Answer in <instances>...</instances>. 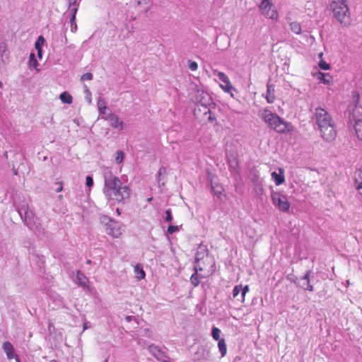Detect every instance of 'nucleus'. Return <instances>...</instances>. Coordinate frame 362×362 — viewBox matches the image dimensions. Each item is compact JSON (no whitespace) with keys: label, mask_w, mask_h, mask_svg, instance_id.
<instances>
[{"label":"nucleus","mask_w":362,"mask_h":362,"mask_svg":"<svg viewBox=\"0 0 362 362\" xmlns=\"http://www.w3.org/2000/svg\"><path fill=\"white\" fill-rule=\"evenodd\" d=\"M105 185L103 193L109 201L123 202L128 199L131 189L127 185H123L121 180L112 172L107 171L104 174Z\"/></svg>","instance_id":"nucleus-1"},{"label":"nucleus","mask_w":362,"mask_h":362,"mask_svg":"<svg viewBox=\"0 0 362 362\" xmlns=\"http://www.w3.org/2000/svg\"><path fill=\"white\" fill-rule=\"evenodd\" d=\"M315 116L322 139L326 142L334 141L337 137V130L334 121L328 112L322 107H317Z\"/></svg>","instance_id":"nucleus-2"},{"label":"nucleus","mask_w":362,"mask_h":362,"mask_svg":"<svg viewBox=\"0 0 362 362\" xmlns=\"http://www.w3.org/2000/svg\"><path fill=\"white\" fill-rule=\"evenodd\" d=\"M259 116L268 125L269 127L279 133H287L291 131L290 124L285 122L276 113H273L268 108L259 110Z\"/></svg>","instance_id":"nucleus-3"},{"label":"nucleus","mask_w":362,"mask_h":362,"mask_svg":"<svg viewBox=\"0 0 362 362\" xmlns=\"http://www.w3.org/2000/svg\"><path fill=\"white\" fill-rule=\"evenodd\" d=\"M329 9L333 17L341 25L347 26L351 23L350 12L346 0H332Z\"/></svg>","instance_id":"nucleus-4"},{"label":"nucleus","mask_w":362,"mask_h":362,"mask_svg":"<svg viewBox=\"0 0 362 362\" xmlns=\"http://www.w3.org/2000/svg\"><path fill=\"white\" fill-rule=\"evenodd\" d=\"M101 222L105 226L107 234L111 235L112 238H117L122 234L123 229L119 222L106 216L101 217Z\"/></svg>","instance_id":"nucleus-5"},{"label":"nucleus","mask_w":362,"mask_h":362,"mask_svg":"<svg viewBox=\"0 0 362 362\" xmlns=\"http://www.w3.org/2000/svg\"><path fill=\"white\" fill-rule=\"evenodd\" d=\"M17 211L24 223L30 229L34 230L35 226V216L33 212L29 209L28 204L24 203L21 206H18L17 208Z\"/></svg>","instance_id":"nucleus-6"},{"label":"nucleus","mask_w":362,"mask_h":362,"mask_svg":"<svg viewBox=\"0 0 362 362\" xmlns=\"http://www.w3.org/2000/svg\"><path fill=\"white\" fill-rule=\"evenodd\" d=\"M258 7L261 14L266 18L276 21L278 20L277 10L270 0H262Z\"/></svg>","instance_id":"nucleus-7"},{"label":"nucleus","mask_w":362,"mask_h":362,"mask_svg":"<svg viewBox=\"0 0 362 362\" xmlns=\"http://www.w3.org/2000/svg\"><path fill=\"white\" fill-rule=\"evenodd\" d=\"M272 204L282 212H287L290 209V203L287 197L279 192L272 191L271 193Z\"/></svg>","instance_id":"nucleus-8"},{"label":"nucleus","mask_w":362,"mask_h":362,"mask_svg":"<svg viewBox=\"0 0 362 362\" xmlns=\"http://www.w3.org/2000/svg\"><path fill=\"white\" fill-rule=\"evenodd\" d=\"M194 269V273L192 274L190 277V282L193 286H197L199 284V279L205 278L207 276L206 274H198L199 272H204V270L206 269L205 267H202L198 254L196 255V265Z\"/></svg>","instance_id":"nucleus-9"},{"label":"nucleus","mask_w":362,"mask_h":362,"mask_svg":"<svg viewBox=\"0 0 362 362\" xmlns=\"http://www.w3.org/2000/svg\"><path fill=\"white\" fill-rule=\"evenodd\" d=\"M249 286L246 285L243 287L242 285H236L232 292L233 298L237 299L240 303H244L245 295L249 291Z\"/></svg>","instance_id":"nucleus-10"},{"label":"nucleus","mask_w":362,"mask_h":362,"mask_svg":"<svg viewBox=\"0 0 362 362\" xmlns=\"http://www.w3.org/2000/svg\"><path fill=\"white\" fill-rule=\"evenodd\" d=\"M199 255V254L197 253ZM199 261L201 262L202 267H205L206 269L204 270L206 272L204 274L209 276L211 275L215 271V262L214 260L209 257L208 255H206L205 257L200 258L199 257Z\"/></svg>","instance_id":"nucleus-11"},{"label":"nucleus","mask_w":362,"mask_h":362,"mask_svg":"<svg viewBox=\"0 0 362 362\" xmlns=\"http://www.w3.org/2000/svg\"><path fill=\"white\" fill-rule=\"evenodd\" d=\"M103 119L108 121L110 126L112 128L122 130L125 127V124L119 121L118 116L114 113H110L107 116L103 117Z\"/></svg>","instance_id":"nucleus-12"},{"label":"nucleus","mask_w":362,"mask_h":362,"mask_svg":"<svg viewBox=\"0 0 362 362\" xmlns=\"http://www.w3.org/2000/svg\"><path fill=\"white\" fill-rule=\"evenodd\" d=\"M148 349L149 352L158 361L164 360V358H167L165 353L160 349V347L155 344H152L149 345Z\"/></svg>","instance_id":"nucleus-13"},{"label":"nucleus","mask_w":362,"mask_h":362,"mask_svg":"<svg viewBox=\"0 0 362 362\" xmlns=\"http://www.w3.org/2000/svg\"><path fill=\"white\" fill-rule=\"evenodd\" d=\"M279 173L276 172L272 173V178L276 185H280L285 182L284 171L282 168H279Z\"/></svg>","instance_id":"nucleus-14"},{"label":"nucleus","mask_w":362,"mask_h":362,"mask_svg":"<svg viewBox=\"0 0 362 362\" xmlns=\"http://www.w3.org/2000/svg\"><path fill=\"white\" fill-rule=\"evenodd\" d=\"M2 348L6 354L8 359H13L15 357V349L12 344L9 341H5Z\"/></svg>","instance_id":"nucleus-15"},{"label":"nucleus","mask_w":362,"mask_h":362,"mask_svg":"<svg viewBox=\"0 0 362 362\" xmlns=\"http://www.w3.org/2000/svg\"><path fill=\"white\" fill-rule=\"evenodd\" d=\"M311 270L307 271L305 274L302 278L303 280L305 281L303 284L300 285V287L303 288L304 289H306L309 291H313V286L310 284V276L311 274Z\"/></svg>","instance_id":"nucleus-16"},{"label":"nucleus","mask_w":362,"mask_h":362,"mask_svg":"<svg viewBox=\"0 0 362 362\" xmlns=\"http://www.w3.org/2000/svg\"><path fill=\"white\" fill-rule=\"evenodd\" d=\"M137 6L140 7L145 13L148 12L151 7V0H136Z\"/></svg>","instance_id":"nucleus-17"},{"label":"nucleus","mask_w":362,"mask_h":362,"mask_svg":"<svg viewBox=\"0 0 362 362\" xmlns=\"http://www.w3.org/2000/svg\"><path fill=\"white\" fill-rule=\"evenodd\" d=\"M76 282L78 286H82V287H86L87 283H88V279L81 272L77 271Z\"/></svg>","instance_id":"nucleus-18"},{"label":"nucleus","mask_w":362,"mask_h":362,"mask_svg":"<svg viewBox=\"0 0 362 362\" xmlns=\"http://www.w3.org/2000/svg\"><path fill=\"white\" fill-rule=\"evenodd\" d=\"M274 88L271 85H267V90L265 95V99L268 103H273L275 100L274 94Z\"/></svg>","instance_id":"nucleus-19"},{"label":"nucleus","mask_w":362,"mask_h":362,"mask_svg":"<svg viewBox=\"0 0 362 362\" xmlns=\"http://www.w3.org/2000/svg\"><path fill=\"white\" fill-rule=\"evenodd\" d=\"M354 127L356 135L360 140H362V119H355Z\"/></svg>","instance_id":"nucleus-20"},{"label":"nucleus","mask_w":362,"mask_h":362,"mask_svg":"<svg viewBox=\"0 0 362 362\" xmlns=\"http://www.w3.org/2000/svg\"><path fill=\"white\" fill-rule=\"evenodd\" d=\"M134 271L137 279L141 280L145 278V272L144 271L141 265L136 264L134 267Z\"/></svg>","instance_id":"nucleus-21"},{"label":"nucleus","mask_w":362,"mask_h":362,"mask_svg":"<svg viewBox=\"0 0 362 362\" xmlns=\"http://www.w3.org/2000/svg\"><path fill=\"white\" fill-rule=\"evenodd\" d=\"M78 11V7L75 6H69L67 12L71 13L70 23L71 24L76 23V13Z\"/></svg>","instance_id":"nucleus-22"},{"label":"nucleus","mask_w":362,"mask_h":362,"mask_svg":"<svg viewBox=\"0 0 362 362\" xmlns=\"http://www.w3.org/2000/svg\"><path fill=\"white\" fill-rule=\"evenodd\" d=\"M59 99L63 103L71 104L72 103V97L67 92H63L59 95Z\"/></svg>","instance_id":"nucleus-23"},{"label":"nucleus","mask_w":362,"mask_h":362,"mask_svg":"<svg viewBox=\"0 0 362 362\" xmlns=\"http://www.w3.org/2000/svg\"><path fill=\"white\" fill-rule=\"evenodd\" d=\"M28 64H29V66H33L35 70L39 71V69L37 68L39 66V64L37 62V60L36 59V57H35V55L34 53L30 54Z\"/></svg>","instance_id":"nucleus-24"},{"label":"nucleus","mask_w":362,"mask_h":362,"mask_svg":"<svg viewBox=\"0 0 362 362\" xmlns=\"http://www.w3.org/2000/svg\"><path fill=\"white\" fill-rule=\"evenodd\" d=\"M318 78L325 84H329L332 80V76L329 74L319 73Z\"/></svg>","instance_id":"nucleus-25"},{"label":"nucleus","mask_w":362,"mask_h":362,"mask_svg":"<svg viewBox=\"0 0 362 362\" xmlns=\"http://www.w3.org/2000/svg\"><path fill=\"white\" fill-rule=\"evenodd\" d=\"M355 185L357 189H362V171L358 170L356 173Z\"/></svg>","instance_id":"nucleus-26"},{"label":"nucleus","mask_w":362,"mask_h":362,"mask_svg":"<svg viewBox=\"0 0 362 362\" xmlns=\"http://www.w3.org/2000/svg\"><path fill=\"white\" fill-rule=\"evenodd\" d=\"M218 346L219 351L221 352V357H223L226 354V352H227L226 344L224 339H219L218 343Z\"/></svg>","instance_id":"nucleus-27"},{"label":"nucleus","mask_w":362,"mask_h":362,"mask_svg":"<svg viewBox=\"0 0 362 362\" xmlns=\"http://www.w3.org/2000/svg\"><path fill=\"white\" fill-rule=\"evenodd\" d=\"M290 29L291 31L297 35L301 33V26L300 24L296 21L292 22L290 23Z\"/></svg>","instance_id":"nucleus-28"},{"label":"nucleus","mask_w":362,"mask_h":362,"mask_svg":"<svg viewBox=\"0 0 362 362\" xmlns=\"http://www.w3.org/2000/svg\"><path fill=\"white\" fill-rule=\"evenodd\" d=\"M214 72L217 73V76L218 77L220 81H221L222 82H223L225 84L230 87V80L223 72L216 71H215Z\"/></svg>","instance_id":"nucleus-29"},{"label":"nucleus","mask_w":362,"mask_h":362,"mask_svg":"<svg viewBox=\"0 0 362 362\" xmlns=\"http://www.w3.org/2000/svg\"><path fill=\"white\" fill-rule=\"evenodd\" d=\"M98 111L100 115H105L107 107L105 105V100L100 98L98 101Z\"/></svg>","instance_id":"nucleus-30"},{"label":"nucleus","mask_w":362,"mask_h":362,"mask_svg":"<svg viewBox=\"0 0 362 362\" xmlns=\"http://www.w3.org/2000/svg\"><path fill=\"white\" fill-rule=\"evenodd\" d=\"M44 42H45L44 37L42 35L39 36L38 38L37 39V40L35 42V49L36 50L41 49H42V46L43 45Z\"/></svg>","instance_id":"nucleus-31"},{"label":"nucleus","mask_w":362,"mask_h":362,"mask_svg":"<svg viewBox=\"0 0 362 362\" xmlns=\"http://www.w3.org/2000/svg\"><path fill=\"white\" fill-rule=\"evenodd\" d=\"M220 334H221V330L216 327H214L212 328V330H211V334H212V337L213 338L215 339V340H218L221 339H220Z\"/></svg>","instance_id":"nucleus-32"},{"label":"nucleus","mask_w":362,"mask_h":362,"mask_svg":"<svg viewBox=\"0 0 362 362\" xmlns=\"http://www.w3.org/2000/svg\"><path fill=\"white\" fill-rule=\"evenodd\" d=\"M84 93L86 94V100L90 103H91V93L86 85L83 86Z\"/></svg>","instance_id":"nucleus-33"},{"label":"nucleus","mask_w":362,"mask_h":362,"mask_svg":"<svg viewBox=\"0 0 362 362\" xmlns=\"http://www.w3.org/2000/svg\"><path fill=\"white\" fill-rule=\"evenodd\" d=\"M165 174H166V168L165 167H161L159 169L158 173L157 180H158V184H160L161 180H162V176Z\"/></svg>","instance_id":"nucleus-34"},{"label":"nucleus","mask_w":362,"mask_h":362,"mask_svg":"<svg viewBox=\"0 0 362 362\" xmlns=\"http://www.w3.org/2000/svg\"><path fill=\"white\" fill-rule=\"evenodd\" d=\"M124 155V153L122 151H118L117 152V156L115 158V161L117 163H121L123 161Z\"/></svg>","instance_id":"nucleus-35"},{"label":"nucleus","mask_w":362,"mask_h":362,"mask_svg":"<svg viewBox=\"0 0 362 362\" xmlns=\"http://www.w3.org/2000/svg\"><path fill=\"white\" fill-rule=\"evenodd\" d=\"M188 67L189 69L192 71H197V69H198V64L196 62H194V61H189L188 62Z\"/></svg>","instance_id":"nucleus-36"},{"label":"nucleus","mask_w":362,"mask_h":362,"mask_svg":"<svg viewBox=\"0 0 362 362\" xmlns=\"http://www.w3.org/2000/svg\"><path fill=\"white\" fill-rule=\"evenodd\" d=\"M254 189L258 195L262 194L264 192V189H263L262 185L259 183H257L255 185Z\"/></svg>","instance_id":"nucleus-37"},{"label":"nucleus","mask_w":362,"mask_h":362,"mask_svg":"<svg viewBox=\"0 0 362 362\" xmlns=\"http://www.w3.org/2000/svg\"><path fill=\"white\" fill-rule=\"evenodd\" d=\"M211 190L213 192V193L216 195H217L218 197H219L221 194V192H222V188L221 187H214V186H211Z\"/></svg>","instance_id":"nucleus-38"},{"label":"nucleus","mask_w":362,"mask_h":362,"mask_svg":"<svg viewBox=\"0 0 362 362\" xmlns=\"http://www.w3.org/2000/svg\"><path fill=\"white\" fill-rule=\"evenodd\" d=\"M319 66L323 70H329L330 69L329 64L323 60L320 62Z\"/></svg>","instance_id":"nucleus-39"},{"label":"nucleus","mask_w":362,"mask_h":362,"mask_svg":"<svg viewBox=\"0 0 362 362\" xmlns=\"http://www.w3.org/2000/svg\"><path fill=\"white\" fill-rule=\"evenodd\" d=\"M93 74L91 73H86L82 75L81 80V81H90L93 79Z\"/></svg>","instance_id":"nucleus-40"},{"label":"nucleus","mask_w":362,"mask_h":362,"mask_svg":"<svg viewBox=\"0 0 362 362\" xmlns=\"http://www.w3.org/2000/svg\"><path fill=\"white\" fill-rule=\"evenodd\" d=\"M165 220L168 222H170L173 220L172 212L170 209H167L165 211Z\"/></svg>","instance_id":"nucleus-41"},{"label":"nucleus","mask_w":362,"mask_h":362,"mask_svg":"<svg viewBox=\"0 0 362 362\" xmlns=\"http://www.w3.org/2000/svg\"><path fill=\"white\" fill-rule=\"evenodd\" d=\"M179 227L177 226H170L168 228V233L170 234H173V233L178 231Z\"/></svg>","instance_id":"nucleus-42"},{"label":"nucleus","mask_w":362,"mask_h":362,"mask_svg":"<svg viewBox=\"0 0 362 362\" xmlns=\"http://www.w3.org/2000/svg\"><path fill=\"white\" fill-rule=\"evenodd\" d=\"M86 185L88 187H93V177L91 176L88 175V176L86 177Z\"/></svg>","instance_id":"nucleus-43"},{"label":"nucleus","mask_w":362,"mask_h":362,"mask_svg":"<svg viewBox=\"0 0 362 362\" xmlns=\"http://www.w3.org/2000/svg\"><path fill=\"white\" fill-rule=\"evenodd\" d=\"M290 276H291V275H288V276H287V279H288V280H290V281H293V283H295V284H298V286H300V283H299V281H298V278H297L296 276H293V277H291Z\"/></svg>","instance_id":"nucleus-44"},{"label":"nucleus","mask_w":362,"mask_h":362,"mask_svg":"<svg viewBox=\"0 0 362 362\" xmlns=\"http://www.w3.org/2000/svg\"><path fill=\"white\" fill-rule=\"evenodd\" d=\"M69 1V6H75L78 7V5L81 0H68Z\"/></svg>","instance_id":"nucleus-45"},{"label":"nucleus","mask_w":362,"mask_h":362,"mask_svg":"<svg viewBox=\"0 0 362 362\" xmlns=\"http://www.w3.org/2000/svg\"><path fill=\"white\" fill-rule=\"evenodd\" d=\"M221 88L226 91V92H230L233 89V86L231 83H230V88L226 84L225 86H221Z\"/></svg>","instance_id":"nucleus-46"},{"label":"nucleus","mask_w":362,"mask_h":362,"mask_svg":"<svg viewBox=\"0 0 362 362\" xmlns=\"http://www.w3.org/2000/svg\"><path fill=\"white\" fill-rule=\"evenodd\" d=\"M0 51L2 52V55L6 52V44L0 43Z\"/></svg>","instance_id":"nucleus-47"},{"label":"nucleus","mask_w":362,"mask_h":362,"mask_svg":"<svg viewBox=\"0 0 362 362\" xmlns=\"http://www.w3.org/2000/svg\"><path fill=\"white\" fill-rule=\"evenodd\" d=\"M144 336L148 337H151L152 332L149 329H144Z\"/></svg>","instance_id":"nucleus-48"},{"label":"nucleus","mask_w":362,"mask_h":362,"mask_svg":"<svg viewBox=\"0 0 362 362\" xmlns=\"http://www.w3.org/2000/svg\"><path fill=\"white\" fill-rule=\"evenodd\" d=\"M208 112L209 113V116L208 119H209V122H213L214 121L216 120V117H215L214 115H211V111L209 110Z\"/></svg>","instance_id":"nucleus-49"},{"label":"nucleus","mask_w":362,"mask_h":362,"mask_svg":"<svg viewBox=\"0 0 362 362\" xmlns=\"http://www.w3.org/2000/svg\"><path fill=\"white\" fill-rule=\"evenodd\" d=\"M57 185H59V187L56 189L57 192H60L63 189V186L62 182H57Z\"/></svg>","instance_id":"nucleus-50"},{"label":"nucleus","mask_w":362,"mask_h":362,"mask_svg":"<svg viewBox=\"0 0 362 362\" xmlns=\"http://www.w3.org/2000/svg\"><path fill=\"white\" fill-rule=\"evenodd\" d=\"M126 28L129 33H132L134 32V26L133 25L129 26L127 25Z\"/></svg>","instance_id":"nucleus-51"},{"label":"nucleus","mask_w":362,"mask_h":362,"mask_svg":"<svg viewBox=\"0 0 362 362\" xmlns=\"http://www.w3.org/2000/svg\"><path fill=\"white\" fill-rule=\"evenodd\" d=\"M76 29H77L76 24H73V25L71 24V31L73 33H75L76 31Z\"/></svg>","instance_id":"nucleus-52"},{"label":"nucleus","mask_w":362,"mask_h":362,"mask_svg":"<svg viewBox=\"0 0 362 362\" xmlns=\"http://www.w3.org/2000/svg\"><path fill=\"white\" fill-rule=\"evenodd\" d=\"M37 57L41 59L42 58V49H38L37 50Z\"/></svg>","instance_id":"nucleus-53"},{"label":"nucleus","mask_w":362,"mask_h":362,"mask_svg":"<svg viewBox=\"0 0 362 362\" xmlns=\"http://www.w3.org/2000/svg\"><path fill=\"white\" fill-rule=\"evenodd\" d=\"M13 358H15L16 362H21L20 358L17 355H15Z\"/></svg>","instance_id":"nucleus-54"},{"label":"nucleus","mask_w":362,"mask_h":362,"mask_svg":"<svg viewBox=\"0 0 362 362\" xmlns=\"http://www.w3.org/2000/svg\"><path fill=\"white\" fill-rule=\"evenodd\" d=\"M161 362H170L166 359V358H164V360H160Z\"/></svg>","instance_id":"nucleus-55"},{"label":"nucleus","mask_w":362,"mask_h":362,"mask_svg":"<svg viewBox=\"0 0 362 362\" xmlns=\"http://www.w3.org/2000/svg\"><path fill=\"white\" fill-rule=\"evenodd\" d=\"M83 329H87V323H85V324L83 325Z\"/></svg>","instance_id":"nucleus-56"},{"label":"nucleus","mask_w":362,"mask_h":362,"mask_svg":"<svg viewBox=\"0 0 362 362\" xmlns=\"http://www.w3.org/2000/svg\"><path fill=\"white\" fill-rule=\"evenodd\" d=\"M117 213L118 214H120V211H119V209H117Z\"/></svg>","instance_id":"nucleus-57"},{"label":"nucleus","mask_w":362,"mask_h":362,"mask_svg":"<svg viewBox=\"0 0 362 362\" xmlns=\"http://www.w3.org/2000/svg\"><path fill=\"white\" fill-rule=\"evenodd\" d=\"M322 54H323V53H322V52L320 53V54H319V57H322Z\"/></svg>","instance_id":"nucleus-58"},{"label":"nucleus","mask_w":362,"mask_h":362,"mask_svg":"<svg viewBox=\"0 0 362 362\" xmlns=\"http://www.w3.org/2000/svg\"><path fill=\"white\" fill-rule=\"evenodd\" d=\"M152 197L148 199V202H151L152 200Z\"/></svg>","instance_id":"nucleus-59"},{"label":"nucleus","mask_w":362,"mask_h":362,"mask_svg":"<svg viewBox=\"0 0 362 362\" xmlns=\"http://www.w3.org/2000/svg\"><path fill=\"white\" fill-rule=\"evenodd\" d=\"M91 263V261L90 260H88L87 261V264H90Z\"/></svg>","instance_id":"nucleus-60"},{"label":"nucleus","mask_w":362,"mask_h":362,"mask_svg":"<svg viewBox=\"0 0 362 362\" xmlns=\"http://www.w3.org/2000/svg\"><path fill=\"white\" fill-rule=\"evenodd\" d=\"M127 320L128 321H129V320H130V317H127Z\"/></svg>","instance_id":"nucleus-61"},{"label":"nucleus","mask_w":362,"mask_h":362,"mask_svg":"<svg viewBox=\"0 0 362 362\" xmlns=\"http://www.w3.org/2000/svg\"><path fill=\"white\" fill-rule=\"evenodd\" d=\"M49 362H57L55 360H52Z\"/></svg>","instance_id":"nucleus-62"},{"label":"nucleus","mask_w":362,"mask_h":362,"mask_svg":"<svg viewBox=\"0 0 362 362\" xmlns=\"http://www.w3.org/2000/svg\"><path fill=\"white\" fill-rule=\"evenodd\" d=\"M104 362H107V359H106V360H105V361H104Z\"/></svg>","instance_id":"nucleus-63"},{"label":"nucleus","mask_w":362,"mask_h":362,"mask_svg":"<svg viewBox=\"0 0 362 362\" xmlns=\"http://www.w3.org/2000/svg\"><path fill=\"white\" fill-rule=\"evenodd\" d=\"M0 86H1V83L0 82Z\"/></svg>","instance_id":"nucleus-64"}]
</instances>
